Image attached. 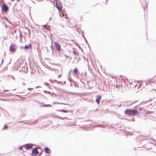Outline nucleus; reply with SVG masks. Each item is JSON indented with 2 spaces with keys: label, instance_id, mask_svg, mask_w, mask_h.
<instances>
[{
  "label": "nucleus",
  "instance_id": "1",
  "mask_svg": "<svg viewBox=\"0 0 156 156\" xmlns=\"http://www.w3.org/2000/svg\"><path fill=\"white\" fill-rule=\"evenodd\" d=\"M138 112L135 109H127L124 111L125 115L130 116H134L137 114Z\"/></svg>",
  "mask_w": 156,
  "mask_h": 156
},
{
  "label": "nucleus",
  "instance_id": "2",
  "mask_svg": "<svg viewBox=\"0 0 156 156\" xmlns=\"http://www.w3.org/2000/svg\"><path fill=\"white\" fill-rule=\"evenodd\" d=\"M0 6L2 13L5 12L7 13L9 12V7L4 2L2 3L0 2Z\"/></svg>",
  "mask_w": 156,
  "mask_h": 156
},
{
  "label": "nucleus",
  "instance_id": "3",
  "mask_svg": "<svg viewBox=\"0 0 156 156\" xmlns=\"http://www.w3.org/2000/svg\"><path fill=\"white\" fill-rule=\"evenodd\" d=\"M55 46L56 48V50L58 52H59L61 50V45L57 42H54Z\"/></svg>",
  "mask_w": 156,
  "mask_h": 156
},
{
  "label": "nucleus",
  "instance_id": "4",
  "mask_svg": "<svg viewBox=\"0 0 156 156\" xmlns=\"http://www.w3.org/2000/svg\"><path fill=\"white\" fill-rule=\"evenodd\" d=\"M17 48L16 46L13 44H11L9 48V51L10 52H15Z\"/></svg>",
  "mask_w": 156,
  "mask_h": 156
},
{
  "label": "nucleus",
  "instance_id": "5",
  "mask_svg": "<svg viewBox=\"0 0 156 156\" xmlns=\"http://www.w3.org/2000/svg\"><path fill=\"white\" fill-rule=\"evenodd\" d=\"M24 48L25 50H29L30 51L32 50V47L30 43L26 44L24 47Z\"/></svg>",
  "mask_w": 156,
  "mask_h": 156
},
{
  "label": "nucleus",
  "instance_id": "6",
  "mask_svg": "<svg viewBox=\"0 0 156 156\" xmlns=\"http://www.w3.org/2000/svg\"><path fill=\"white\" fill-rule=\"evenodd\" d=\"M72 74L73 76H75L79 74V71L77 67H76L73 70Z\"/></svg>",
  "mask_w": 156,
  "mask_h": 156
},
{
  "label": "nucleus",
  "instance_id": "7",
  "mask_svg": "<svg viewBox=\"0 0 156 156\" xmlns=\"http://www.w3.org/2000/svg\"><path fill=\"white\" fill-rule=\"evenodd\" d=\"M101 97V95H99L97 97L95 101L98 105L99 104Z\"/></svg>",
  "mask_w": 156,
  "mask_h": 156
},
{
  "label": "nucleus",
  "instance_id": "8",
  "mask_svg": "<svg viewBox=\"0 0 156 156\" xmlns=\"http://www.w3.org/2000/svg\"><path fill=\"white\" fill-rule=\"evenodd\" d=\"M56 8L58 9H61L62 8V5L61 3L60 2L56 3Z\"/></svg>",
  "mask_w": 156,
  "mask_h": 156
},
{
  "label": "nucleus",
  "instance_id": "9",
  "mask_svg": "<svg viewBox=\"0 0 156 156\" xmlns=\"http://www.w3.org/2000/svg\"><path fill=\"white\" fill-rule=\"evenodd\" d=\"M73 22L74 24H72V25L71 24L70 25V27H73L76 25L75 23H76V20H74L73 19H70L69 20V23H71V22Z\"/></svg>",
  "mask_w": 156,
  "mask_h": 156
},
{
  "label": "nucleus",
  "instance_id": "10",
  "mask_svg": "<svg viewBox=\"0 0 156 156\" xmlns=\"http://www.w3.org/2000/svg\"><path fill=\"white\" fill-rule=\"evenodd\" d=\"M28 68L27 67H26L25 66H23V69H20L19 70V71H22L25 73H27L28 72Z\"/></svg>",
  "mask_w": 156,
  "mask_h": 156
},
{
  "label": "nucleus",
  "instance_id": "11",
  "mask_svg": "<svg viewBox=\"0 0 156 156\" xmlns=\"http://www.w3.org/2000/svg\"><path fill=\"white\" fill-rule=\"evenodd\" d=\"M54 14L53 12L51 11L49 12L48 13V15L49 16H50V19H49V21L51 20V17H53V16Z\"/></svg>",
  "mask_w": 156,
  "mask_h": 156
},
{
  "label": "nucleus",
  "instance_id": "12",
  "mask_svg": "<svg viewBox=\"0 0 156 156\" xmlns=\"http://www.w3.org/2000/svg\"><path fill=\"white\" fill-rule=\"evenodd\" d=\"M23 148H25L26 150H28L30 149L31 147H30L28 144H26L23 146Z\"/></svg>",
  "mask_w": 156,
  "mask_h": 156
},
{
  "label": "nucleus",
  "instance_id": "13",
  "mask_svg": "<svg viewBox=\"0 0 156 156\" xmlns=\"http://www.w3.org/2000/svg\"><path fill=\"white\" fill-rule=\"evenodd\" d=\"M44 151L46 153H47L48 154H49L51 152L50 150L49 149H48L47 148H45Z\"/></svg>",
  "mask_w": 156,
  "mask_h": 156
},
{
  "label": "nucleus",
  "instance_id": "14",
  "mask_svg": "<svg viewBox=\"0 0 156 156\" xmlns=\"http://www.w3.org/2000/svg\"><path fill=\"white\" fill-rule=\"evenodd\" d=\"M33 153L35 154H38V152L37 151V148H35L34 149L33 151Z\"/></svg>",
  "mask_w": 156,
  "mask_h": 156
},
{
  "label": "nucleus",
  "instance_id": "15",
  "mask_svg": "<svg viewBox=\"0 0 156 156\" xmlns=\"http://www.w3.org/2000/svg\"><path fill=\"white\" fill-rule=\"evenodd\" d=\"M58 111H59L60 112H63L64 113H67L68 112H69L68 110H65V109H62V110H58Z\"/></svg>",
  "mask_w": 156,
  "mask_h": 156
},
{
  "label": "nucleus",
  "instance_id": "16",
  "mask_svg": "<svg viewBox=\"0 0 156 156\" xmlns=\"http://www.w3.org/2000/svg\"><path fill=\"white\" fill-rule=\"evenodd\" d=\"M94 127H102V128H105V126H103V125H96V126H94Z\"/></svg>",
  "mask_w": 156,
  "mask_h": 156
},
{
  "label": "nucleus",
  "instance_id": "17",
  "mask_svg": "<svg viewBox=\"0 0 156 156\" xmlns=\"http://www.w3.org/2000/svg\"><path fill=\"white\" fill-rule=\"evenodd\" d=\"M83 38H84L85 40V42H86V43L87 44L89 48L90 49V46H89V44H88L86 39V38L85 37V36H84V35H83Z\"/></svg>",
  "mask_w": 156,
  "mask_h": 156
},
{
  "label": "nucleus",
  "instance_id": "18",
  "mask_svg": "<svg viewBox=\"0 0 156 156\" xmlns=\"http://www.w3.org/2000/svg\"><path fill=\"white\" fill-rule=\"evenodd\" d=\"M8 128V127L7 126V125H6V124H5L3 128H2V130H5L7 129Z\"/></svg>",
  "mask_w": 156,
  "mask_h": 156
},
{
  "label": "nucleus",
  "instance_id": "19",
  "mask_svg": "<svg viewBox=\"0 0 156 156\" xmlns=\"http://www.w3.org/2000/svg\"><path fill=\"white\" fill-rule=\"evenodd\" d=\"M42 106L44 107H51V105L50 104H44L42 105Z\"/></svg>",
  "mask_w": 156,
  "mask_h": 156
},
{
  "label": "nucleus",
  "instance_id": "20",
  "mask_svg": "<svg viewBox=\"0 0 156 156\" xmlns=\"http://www.w3.org/2000/svg\"><path fill=\"white\" fill-rule=\"evenodd\" d=\"M73 54H74V55L75 56H78L79 55L78 53L77 52H76L75 51H73Z\"/></svg>",
  "mask_w": 156,
  "mask_h": 156
},
{
  "label": "nucleus",
  "instance_id": "21",
  "mask_svg": "<svg viewBox=\"0 0 156 156\" xmlns=\"http://www.w3.org/2000/svg\"><path fill=\"white\" fill-rule=\"evenodd\" d=\"M37 121V119L34 121L30 122V124L32 125V124H34L36 123Z\"/></svg>",
  "mask_w": 156,
  "mask_h": 156
},
{
  "label": "nucleus",
  "instance_id": "22",
  "mask_svg": "<svg viewBox=\"0 0 156 156\" xmlns=\"http://www.w3.org/2000/svg\"><path fill=\"white\" fill-rule=\"evenodd\" d=\"M12 34L14 38L17 37V36L16 34V33H12Z\"/></svg>",
  "mask_w": 156,
  "mask_h": 156
},
{
  "label": "nucleus",
  "instance_id": "23",
  "mask_svg": "<svg viewBox=\"0 0 156 156\" xmlns=\"http://www.w3.org/2000/svg\"><path fill=\"white\" fill-rule=\"evenodd\" d=\"M68 79L69 80L70 82H74V81L71 78H69Z\"/></svg>",
  "mask_w": 156,
  "mask_h": 156
},
{
  "label": "nucleus",
  "instance_id": "24",
  "mask_svg": "<svg viewBox=\"0 0 156 156\" xmlns=\"http://www.w3.org/2000/svg\"><path fill=\"white\" fill-rule=\"evenodd\" d=\"M64 104L63 103H60L59 102H53V103H52V104Z\"/></svg>",
  "mask_w": 156,
  "mask_h": 156
},
{
  "label": "nucleus",
  "instance_id": "25",
  "mask_svg": "<svg viewBox=\"0 0 156 156\" xmlns=\"http://www.w3.org/2000/svg\"><path fill=\"white\" fill-rule=\"evenodd\" d=\"M57 117L59 119H64V118H66V117H65L64 118H63V117H60L59 116H57Z\"/></svg>",
  "mask_w": 156,
  "mask_h": 156
},
{
  "label": "nucleus",
  "instance_id": "26",
  "mask_svg": "<svg viewBox=\"0 0 156 156\" xmlns=\"http://www.w3.org/2000/svg\"><path fill=\"white\" fill-rule=\"evenodd\" d=\"M58 90H59V91H62L63 92H65V91L64 90H63V89H62L61 88H58Z\"/></svg>",
  "mask_w": 156,
  "mask_h": 156
},
{
  "label": "nucleus",
  "instance_id": "27",
  "mask_svg": "<svg viewBox=\"0 0 156 156\" xmlns=\"http://www.w3.org/2000/svg\"><path fill=\"white\" fill-rule=\"evenodd\" d=\"M44 84L46 86H48V87L49 86V84L47 83V82H45L44 83Z\"/></svg>",
  "mask_w": 156,
  "mask_h": 156
},
{
  "label": "nucleus",
  "instance_id": "28",
  "mask_svg": "<svg viewBox=\"0 0 156 156\" xmlns=\"http://www.w3.org/2000/svg\"><path fill=\"white\" fill-rule=\"evenodd\" d=\"M154 112H153V111H148L147 112V113L148 114H151V113H154Z\"/></svg>",
  "mask_w": 156,
  "mask_h": 156
},
{
  "label": "nucleus",
  "instance_id": "29",
  "mask_svg": "<svg viewBox=\"0 0 156 156\" xmlns=\"http://www.w3.org/2000/svg\"><path fill=\"white\" fill-rule=\"evenodd\" d=\"M23 148V146H22V147H19L18 148V149H19L20 150H22Z\"/></svg>",
  "mask_w": 156,
  "mask_h": 156
},
{
  "label": "nucleus",
  "instance_id": "30",
  "mask_svg": "<svg viewBox=\"0 0 156 156\" xmlns=\"http://www.w3.org/2000/svg\"><path fill=\"white\" fill-rule=\"evenodd\" d=\"M52 43H51V46H50V47H51V49L52 50V52H53V48H52Z\"/></svg>",
  "mask_w": 156,
  "mask_h": 156
},
{
  "label": "nucleus",
  "instance_id": "31",
  "mask_svg": "<svg viewBox=\"0 0 156 156\" xmlns=\"http://www.w3.org/2000/svg\"><path fill=\"white\" fill-rule=\"evenodd\" d=\"M57 83L58 84H62V82L60 81H57Z\"/></svg>",
  "mask_w": 156,
  "mask_h": 156
},
{
  "label": "nucleus",
  "instance_id": "32",
  "mask_svg": "<svg viewBox=\"0 0 156 156\" xmlns=\"http://www.w3.org/2000/svg\"><path fill=\"white\" fill-rule=\"evenodd\" d=\"M20 65H17V66H16V68H17V69H18V68H20Z\"/></svg>",
  "mask_w": 156,
  "mask_h": 156
},
{
  "label": "nucleus",
  "instance_id": "33",
  "mask_svg": "<svg viewBox=\"0 0 156 156\" xmlns=\"http://www.w3.org/2000/svg\"><path fill=\"white\" fill-rule=\"evenodd\" d=\"M143 109V108L140 107V108H139V110H140V111H141Z\"/></svg>",
  "mask_w": 156,
  "mask_h": 156
},
{
  "label": "nucleus",
  "instance_id": "34",
  "mask_svg": "<svg viewBox=\"0 0 156 156\" xmlns=\"http://www.w3.org/2000/svg\"><path fill=\"white\" fill-rule=\"evenodd\" d=\"M74 85L75 86V87H79V86L78 85H77L76 84H74Z\"/></svg>",
  "mask_w": 156,
  "mask_h": 156
},
{
  "label": "nucleus",
  "instance_id": "35",
  "mask_svg": "<svg viewBox=\"0 0 156 156\" xmlns=\"http://www.w3.org/2000/svg\"><path fill=\"white\" fill-rule=\"evenodd\" d=\"M47 94H49L50 95L51 94V93L49 91H48Z\"/></svg>",
  "mask_w": 156,
  "mask_h": 156
},
{
  "label": "nucleus",
  "instance_id": "36",
  "mask_svg": "<svg viewBox=\"0 0 156 156\" xmlns=\"http://www.w3.org/2000/svg\"><path fill=\"white\" fill-rule=\"evenodd\" d=\"M55 1H56V3H58L60 2V1L58 0H55Z\"/></svg>",
  "mask_w": 156,
  "mask_h": 156
},
{
  "label": "nucleus",
  "instance_id": "37",
  "mask_svg": "<svg viewBox=\"0 0 156 156\" xmlns=\"http://www.w3.org/2000/svg\"><path fill=\"white\" fill-rule=\"evenodd\" d=\"M33 88H28L27 89V90H33Z\"/></svg>",
  "mask_w": 156,
  "mask_h": 156
},
{
  "label": "nucleus",
  "instance_id": "38",
  "mask_svg": "<svg viewBox=\"0 0 156 156\" xmlns=\"http://www.w3.org/2000/svg\"><path fill=\"white\" fill-rule=\"evenodd\" d=\"M16 30H15L13 32H12V33H16Z\"/></svg>",
  "mask_w": 156,
  "mask_h": 156
},
{
  "label": "nucleus",
  "instance_id": "39",
  "mask_svg": "<svg viewBox=\"0 0 156 156\" xmlns=\"http://www.w3.org/2000/svg\"><path fill=\"white\" fill-rule=\"evenodd\" d=\"M52 94H54L55 95L56 97H57V94L54 93H52Z\"/></svg>",
  "mask_w": 156,
  "mask_h": 156
},
{
  "label": "nucleus",
  "instance_id": "40",
  "mask_svg": "<svg viewBox=\"0 0 156 156\" xmlns=\"http://www.w3.org/2000/svg\"><path fill=\"white\" fill-rule=\"evenodd\" d=\"M54 88H55V89L56 90H58V87H55V86H54Z\"/></svg>",
  "mask_w": 156,
  "mask_h": 156
},
{
  "label": "nucleus",
  "instance_id": "41",
  "mask_svg": "<svg viewBox=\"0 0 156 156\" xmlns=\"http://www.w3.org/2000/svg\"><path fill=\"white\" fill-rule=\"evenodd\" d=\"M43 92L47 94L48 91L44 90H43Z\"/></svg>",
  "mask_w": 156,
  "mask_h": 156
},
{
  "label": "nucleus",
  "instance_id": "42",
  "mask_svg": "<svg viewBox=\"0 0 156 156\" xmlns=\"http://www.w3.org/2000/svg\"><path fill=\"white\" fill-rule=\"evenodd\" d=\"M117 107H121V106H122V105H115Z\"/></svg>",
  "mask_w": 156,
  "mask_h": 156
},
{
  "label": "nucleus",
  "instance_id": "43",
  "mask_svg": "<svg viewBox=\"0 0 156 156\" xmlns=\"http://www.w3.org/2000/svg\"><path fill=\"white\" fill-rule=\"evenodd\" d=\"M61 76H62V75H58V78H60L61 77Z\"/></svg>",
  "mask_w": 156,
  "mask_h": 156
},
{
  "label": "nucleus",
  "instance_id": "44",
  "mask_svg": "<svg viewBox=\"0 0 156 156\" xmlns=\"http://www.w3.org/2000/svg\"><path fill=\"white\" fill-rule=\"evenodd\" d=\"M3 62V59H2V62H1L2 64Z\"/></svg>",
  "mask_w": 156,
  "mask_h": 156
},
{
  "label": "nucleus",
  "instance_id": "45",
  "mask_svg": "<svg viewBox=\"0 0 156 156\" xmlns=\"http://www.w3.org/2000/svg\"><path fill=\"white\" fill-rule=\"evenodd\" d=\"M19 32L20 33V35H21V32L20 31V30L19 29Z\"/></svg>",
  "mask_w": 156,
  "mask_h": 156
},
{
  "label": "nucleus",
  "instance_id": "46",
  "mask_svg": "<svg viewBox=\"0 0 156 156\" xmlns=\"http://www.w3.org/2000/svg\"><path fill=\"white\" fill-rule=\"evenodd\" d=\"M40 87V86H37L35 88H37Z\"/></svg>",
  "mask_w": 156,
  "mask_h": 156
},
{
  "label": "nucleus",
  "instance_id": "47",
  "mask_svg": "<svg viewBox=\"0 0 156 156\" xmlns=\"http://www.w3.org/2000/svg\"><path fill=\"white\" fill-rule=\"evenodd\" d=\"M54 82V80H52V81H51V82L52 83H53Z\"/></svg>",
  "mask_w": 156,
  "mask_h": 156
},
{
  "label": "nucleus",
  "instance_id": "48",
  "mask_svg": "<svg viewBox=\"0 0 156 156\" xmlns=\"http://www.w3.org/2000/svg\"><path fill=\"white\" fill-rule=\"evenodd\" d=\"M57 81L56 80H54V82H57Z\"/></svg>",
  "mask_w": 156,
  "mask_h": 156
},
{
  "label": "nucleus",
  "instance_id": "49",
  "mask_svg": "<svg viewBox=\"0 0 156 156\" xmlns=\"http://www.w3.org/2000/svg\"><path fill=\"white\" fill-rule=\"evenodd\" d=\"M23 121H18V122H22Z\"/></svg>",
  "mask_w": 156,
  "mask_h": 156
},
{
  "label": "nucleus",
  "instance_id": "50",
  "mask_svg": "<svg viewBox=\"0 0 156 156\" xmlns=\"http://www.w3.org/2000/svg\"><path fill=\"white\" fill-rule=\"evenodd\" d=\"M1 0V2H4V1H3L4 0Z\"/></svg>",
  "mask_w": 156,
  "mask_h": 156
},
{
  "label": "nucleus",
  "instance_id": "51",
  "mask_svg": "<svg viewBox=\"0 0 156 156\" xmlns=\"http://www.w3.org/2000/svg\"><path fill=\"white\" fill-rule=\"evenodd\" d=\"M21 68L22 69H23V66H22L21 67Z\"/></svg>",
  "mask_w": 156,
  "mask_h": 156
},
{
  "label": "nucleus",
  "instance_id": "52",
  "mask_svg": "<svg viewBox=\"0 0 156 156\" xmlns=\"http://www.w3.org/2000/svg\"><path fill=\"white\" fill-rule=\"evenodd\" d=\"M144 1H145V5H146V0H144Z\"/></svg>",
  "mask_w": 156,
  "mask_h": 156
},
{
  "label": "nucleus",
  "instance_id": "53",
  "mask_svg": "<svg viewBox=\"0 0 156 156\" xmlns=\"http://www.w3.org/2000/svg\"><path fill=\"white\" fill-rule=\"evenodd\" d=\"M143 9H144V10H145V8H145L144 7H143Z\"/></svg>",
  "mask_w": 156,
  "mask_h": 156
},
{
  "label": "nucleus",
  "instance_id": "54",
  "mask_svg": "<svg viewBox=\"0 0 156 156\" xmlns=\"http://www.w3.org/2000/svg\"><path fill=\"white\" fill-rule=\"evenodd\" d=\"M137 101H135V102H134L133 103H135Z\"/></svg>",
  "mask_w": 156,
  "mask_h": 156
},
{
  "label": "nucleus",
  "instance_id": "55",
  "mask_svg": "<svg viewBox=\"0 0 156 156\" xmlns=\"http://www.w3.org/2000/svg\"><path fill=\"white\" fill-rule=\"evenodd\" d=\"M7 90H4L3 91V92H5V91H7Z\"/></svg>",
  "mask_w": 156,
  "mask_h": 156
},
{
  "label": "nucleus",
  "instance_id": "56",
  "mask_svg": "<svg viewBox=\"0 0 156 156\" xmlns=\"http://www.w3.org/2000/svg\"><path fill=\"white\" fill-rule=\"evenodd\" d=\"M97 110L98 109H96L95 110V112H96L97 111Z\"/></svg>",
  "mask_w": 156,
  "mask_h": 156
},
{
  "label": "nucleus",
  "instance_id": "57",
  "mask_svg": "<svg viewBox=\"0 0 156 156\" xmlns=\"http://www.w3.org/2000/svg\"><path fill=\"white\" fill-rule=\"evenodd\" d=\"M66 57L67 58H68V56H67V55H66Z\"/></svg>",
  "mask_w": 156,
  "mask_h": 156
},
{
  "label": "nucleus",
  "instance_id": "58",
  "mask_svg": "<svg viewBox=\"0 0 156 156\" xmlns=\"http://www.w3.org/2000/svg\"><path fill=\"white\" fill-rule=\"evenodd\" d=\"M87 66H88V67L89 69V68H90V67H89V65H87Z\"/></svg>",
  "mask_w": 156,
  "mask_h": 156
},
{
  "label": "nucleus",
  "instance_id": "59",
  "mask_svg": "<svg viewBox=\"0 0 156 156\" xmlns=\"http://www.w3.org/2000/svg\"><path fill=\"white\" fill-rule=\"evenodd\" d=\"M36 94H40V93H38V92H37V93H36Z\"/></svg>",
  "mask_w": 156,
  "mask_h": 156
},
{
  "label": "nucleus",
  "instance_id": "60",
  "mask_svg": "<svg viewBox=\"0 0 156 156\" xmlns=\"http://www.w3.org/2000/svg\"><path fill=\"white\" fill-rule=\"evenodd\" d=\"M64 84H65V83H66V81H65L64 82Z\"/></svg>",
  "mask_w": 156,
  "mask_h": 156
},
{
  "label": "nucleus",
  "instance_id": "61",
  "mask_svg": "<svg viewBox=\"0 0 156 156\" xmlns=\"http://www.w3.org/2000/svg\"><path fill=\"white\" fill-rule=\"evenodd\" d=\"M106 4H107V1H108V0H106Z\"/></svg>",
  "mask_w": 156,
  "mask_h": 156
},
{
  "label": "nucleus",
  "instance_id": "62",
  "mask_svg": "<svg viewBox=\"0 0 156 156\" xmlns=\"http://www.w3.org/2000/svg\"><path fill=\"white\" fill-rule=\"evenodd\" d=\"M49 80L51 82V81H52V80H51V79H50Z\"/></svg>",
  "mask_w": 156,
  "mask_h": 156
},
{
  "label": "nucleus",
  "instance_id": "63",
  "mask_svg": "<svg viewBox=\"0 0 156 156\" xmlns=\"http://www.w3.org/2000/svg\"><path fill=\"white\" fill-rule=\"evenodd\" d=\"M13 79L14 80L15 79V78L14 77L12 76Z\"/></svg>",
  "mask_w": 156,
  "mask_h": 156
},
{
  "label": "nucleus",
  "instance_id": "64",
  "mask_svg": "<svg viewBox=\"0 0 156 156\" xmlns=\"http://www.w3.org/2000/svg\"><path fill=\"white\" fill-rule=\"evenodd\" d=\"M23 84H25V83H23Z\"/></svg>",
  "mask_w": 156,
  "mask_h": 156
}]
</instances>
